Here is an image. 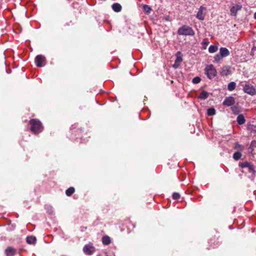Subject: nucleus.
<instances>
[{
	"label": "nucleus",
	"instance_id": "obj_1",
	"mask_svg": "<svg viewBox=\"0 0 256 256\" xmlns=\"http://www.w3.org/2000/svg\"><path fill=\"white\" fill-rule=\"evenodd\" d=\"M30 124L31 126L30 130L34 134L40 133L42 130V124L39 120L32 119L30 121Z\"/></svg>",
	"mask_w": 256,
	"mask_h": 256
},
{
	"label": "nucleus",
	"instance_id": "obj_2",
	"mask_svg": "<svg viewBox=\"0 0 256 256\" xmlns=\"http://www.w3.org/2000/svg\"><path fill=\"white\" fill-rule=\"evenodd\" d=\"M230 54V52L227 48L224 47L220 48L219 53L216 54L214 58V62L218 63L223 58L228 56Z\"/></svg>",
	"mask_w": 256,
	"mask_h": 256
},
{
	"label": "nucleus",
	"instance_id": "obj_3",
	"mask_svg": "<svg viewBox=\"0 0 256 256\" xmlns=\"http://www.w3.org/2000/svg\"><path fill=\"white\" fill-rule=\"evenodd\" d=\"M178 34L179 35L194 36V32L190 26H183L178 28Z\"/></svg>",
	"mask_w": 256,
	"mask_h": 256
},
{
	"label": "nucleus",
	"instance_id": "obj_4",
	"mask_svg": "<svg viewBox=\"0 0 256 256\" xmlns=\"http://www.w3.org/2000/svg\"><path fill=\"white\" fill-rule=\"evenodd\" d=\"M239 166L242 168H246L248 172L252 174V178L254 176L256 171L255 168L253 164L247 161H246L242 162H240Z\"/></svg>",
	"mask_w": 256,
	"mask_h": 256
},
{
	"label": "nucleus",
	"instance_id": "obj_5",
	"mask_svg": "<svg viewBox=\"0 0 256 256\" xmlns=\"http://www.w3.org/2000/svg\"><path fill=\"white\" fill-rule=\"evenodd\" d=\"M205 74L210 79H212L216 75V71L212 64L206 66L204 70Z\"/></svg>",
	"mask_w": 256,
	"mask_h": 256
},
{
	"label": "nucleus",
	"instance_id": "obj_6",
	"mask_svg": "<svg viewBox=\"0 0 256 256\" xmlns=\"http://www.w3.org/2000/svg\"><path fill=\"white\" fill-rule=\"evenodd\" d=\"M244 91L249 94L254 96L256 94V90L254 87L249 84H246L244 87Z\"/></svg>",
	"mask_w": 256,
	"mask_h": 256
},
{
	"label": "nucleus",
	"instance_id": "obj_7",
	"mask_svg": "<svg viewBox=\"0 0 256 256\" xmlns=\"http://www.w3.org/2000/svg\"><path fill=\"white\" fill-rule=\"evenodd\" d=\"M34 61L38 67H42L44 66L42 63L45 62L46 58L42 55H38L36 57Z\"/></svg>",
	"mask_w": 256,
	"mask_h": 256
},
{
	"label": "nucleus",
	"instance_id": "obj_8",
	"mask_svg": "<svg viewBox=\"0 0 256 256\" xmlns=\"http://www.w3.org/2000/svg\"><path fill=\"white\" fill-rule=\"evenodd\" d=\"M235 103V99L232 96H228L226 98L223 102L222 104L225 106H230L234 104Z\"/></svg>",
	"mask_w": 256,
	"mask_h": 256
},
{
	"label": "nucleus",
	"instance_id": "obj_9",
	"mask_svg": "<svg viewBox=\"0 0 256 256\" xmlns=\"http://www.w3.org/2000/svg\"><path fill=\"white\" fill-rule=\"evenodd\" d=\"M83 251L86 254L92 255L95 251V248L92 246L86 245L83 248Z\"/></svg>",
	"mask_w": 256,
	"mask_h": 256
},
{
	"label": "nucleus",
	"instance_id": "obj_10",
	"mask_svg": "<svg viewBox=\"0 0 256 256\" xmlns=\"http://www.w3.org/2000/svg\"><path fill=\"white\" fill-rule=\"evenodd\" d=\"M242 8V6L240 4H236L232 6L230 10V14L233 16H236L238 11L240 10Z\"/></svg>",
	"mask_w": 256,
	"mask_h": 256
},
{
	"label": "nucleus",
	"instance_id": "obj_11",
	"mask_svg": "<svg viewBox=\"0 0 256 256\" xmlns=\"http://www.w3.org/2000/svg\"><path fill=\"white\" fill-rule=\"evenodd\" d=\"M230 74V70L228 66H224L221 68L220 74L222 76H226Z\"/></svg>",
	"mask_w": 256,
	"mask_h": 256
},
{
	"label": "nucleus",
	"instance_id": "obj_12",
	"mask_svg": "<svg viewBox=\"0 0 256 256\" xmlns=\"http://www.w3.org/2000/svg\"><path fill=\"white\" fill-rule=\"evenodd\" d=\"M205 8L201 6L196 14V18L200 20H202L204 18V14L203 10Z\"/></svg>",
	"mask_w": 256,
	"mask_h": 256
},
{
	"label": "nucleus",
	"instance_id": "obj_13",
	"mask_svg": "<svg viewBox=\"0 0 256 256\" xmlns=\"http://www.w3.org/2000/svg\"><path fill=\"white\" fill-rule=\"evenodd\" d=\"M16 250L10 246L7 248L5 250V253L7 256H14L16 253Z\"/></svg>",
	"mask_w": 256,
	"mask_h": 256
},
{
	"label": "nucleus",
	"instance_id": "obj_14",
	"mask_svg": "<svg viewBox=\"0 0 256 256\" xmlns=\"http://www.w3.org/2000/svg\"><path fill=\"white\" fill-rule=\"evenodd\" d=\"M236 121L240 125L244 124L246 122V120L244 115L242 114H239L236 118Z\"/></svg>",
	"mask_w": 256,
	"mask_h": 256
},
{
	"label": "nucleus",
	"instance_id": "obj_15",
	"mask_svg": "<svg viewBox=\"0 0 256 256\" xmlns=\"http://www.w3.org/2000/svg\"><path fill=\"white\" fill-rule=\"evenodd\" d=\"M112 7L113 10L116 12H120L122 10V6L120 4L118 3L114 4Z\"/></svg>",
	"mask_w": 256,
	"mask_h": 256
},
{
	"label": "nucleus",
	"instance_id": "obj_16",
	"mask_svg": "<svg viewBox=\"0 0 256 256\" xmlns=\"http://www.w3.org/2000/svg\"><path fill=\"white\" fill-rule=\"evenodd\" d=\"M102 242L104 245H108L111 243V240L109 236H104L102 238Z\"/></svg>",
	"mask_w": 256,
	"mask_h": 256
},
{
	"label": "nucleus",
	"instance_id": "obj_17",
	"mask_svg": "<svg viewBox=\"0 0 256 256\" xmlns=\"http://www.w3.org/2000/svg\"><path fill=\"white\" fill-rule=\"evenodd\" d=\"M209 96V93L205 90H202L198 98L201 100H206V99Z\"/></svg>",
	"mask_w": 256,
	"mask_h": 256
},
{
	"label": "nucleus",
	"instance_id": "obj_18",
	"mask_svg": "<svg viewBox=\"0 0 256 256\" xmlns=\"http://www.w3.org/2000/svg\"><path fill=\"white\" fill-rule=\"evenodd\" d=\"M182 54L180 52H178L176 54V59L175 62L178 63H181L182 62Z\"/></svg>",
	"mask_w": 256,
	"mask_h": 256
},
{
	"label": "nucleus",
	"instance_id": "obj_19",
	"mask_svg": "<svg viewBox=\"0 0 256 256\" xmlns=\"http://www.w3.org/2000/svg\"><path fill=\"white\" fill-rule=\"evenodd\" d=\"M36 242V238L34 236H28L26 238V242L28 244H34Z\"/></svg>",
	"mask_w": 256,
	"mask_h": 256
},
{
	"label": "nucleus",
	"instance_id": "obj_20",
	"mask_svg": "<svg viewBox=\"0 0 256 256\" xmlns=\"http://www.w3.org/2000/svg\"><path fill=\"white\" fill-rule=\"evenodd\" d=\"M75 189L74 187H70L66 191V194L67 196H72L74 192Z\"/></svg>",
	"mask_w": 256,
	"mask_h": 256
},
{
	"label": "nucleus",
	"instance_id": "obj_21",
	"mask_svg": "<svg viewBox=\"0 0 256 256\" xmlns=\"http://www.w3.org/2000/svg\"><path fill=\"white\" fill-rule=\"evenodd\" d=\"M236 87V84L235 82H230L228 85V90L230 91H232L235 89Z\"/></svg>",
	"mask_w": 256,
	"mask_h": 256
},
{
	"label": "nucleus",
	"instance_id": "obj_22",
	"mask_svg": "<svg viewBox=\"0 0 256 256\" xmlns=\"http://www.w3.org/2000/svg\"><path fill=\"white\" fill-rule=\"evenodd\" d=\"M218 50V46L216 45H211L208 48V52L210 53H214Z\"/></svg>",
	"mask_w": 256,
	"mask_h": 256
},
{
	"label": "nucleus",
	"instance_id": "obj_23",
	"mask_svg": "<svg viewBox=\"0 0 256 256\" xmlns=\"http://www.w3.org/2000/svg\"><path fill=\"white\" fill-rule=\"evenodd\" d=\"M242 154L239 152H235L233 154V158L236 160H238L240 158Z\"/></svg>",
	"mask_w": 256,
	"mask_h": 256
},
{
	"label": "nucleus",
	"instance_id": "obj_24",
	"mask_svg": "<svg viewBox=\"0 0 256 256\" xmlns=\"http://www.w3.org/2000/svg\"><path fill=\"white\" fill-rule=\"evenodd\" d=\"M207 113L208 116H214L216 114V110L213 108L208 109Z\"/></svg>",
	"mask_w": 256,
	"mask_h": 256
},
{
	"label": "nucleus",
	"instance_id": "obj_25",
	"mask_svg": "<svg viewBox=\"0 0 256 256\" xmlns=\"http://www.w3.org/2000/svg\"><path fill=\"white\" fill-rule=\"evenodd\" d=\"M201 79L198 76L194 77L192 80V82L194 84H198L200 82Z\"/></svg>",
	"mask_w": 256,
	"mask_h": 256
},
{
	"label": "nucleus",
	"instance_id": "obj_26",
	"mask_svg": "<svg viewBox=\"0 0 256 256\" xmlns=\"http://www.w3.org/2000/svg\"><path fill=\"white\" fill-rule=\"evenodd\" d=\"M234 148L236 150H242L244 149V146L237 142L235 144Z\"/></svg>",
	"mask_w": 256,
	"mask_h": 256
},
{
	"label": "nucleus",
	"instance_id": "obj_27",
	"mask_svg": "<svg viewBox=\"0 0 256 256\" xmlns=\"http://www.w3.org/2000/svg\"><path fill=\"white\" fill-rule=\"evenodd\" d=\"M180 198V194L178 192H174L172 194V198L174 200H178Z\"/></svg>",
	"mask_w": 256,
	"mask_h": 256
},
{
	"label": "nucleus",
	"instance_id": "obj_28",
	"mask_svg": "<svg viewBox=\"0 0 256 256\" xmlns=\"http://www.w3.org/2000/svg\"><path fill=\"white\" fill-rule=\"evenodd\" d=\"M144 8L148 13H150L152 10L151 8L148 5H144Z\"/></svg>",
	"mask_w": 256,
	"mask_h": 256
},
{
	"label": "nucleus",
	"instance_id": "obj_29",
	"mask_svg": "<svg viewBox=\"0 0 256 256\" xmlns=\"http://www.w3.org/2000/svg\"><path fill=\"white\" fill-rule=\"evenodd\" d=\"M180 63H178V62H174V64L172 65V67L176 69V68H178L180 66Z\"/></svg>",
	"mask_w": 256,
	"mask_h": 256
},
{
	"label": "nucleus",
	"instance_id": "obj_30",
	"mask_svg": "<svg viewBox=\"0 0 256 256\" xmlns=\"http://www.w3.org/2000/svg\"><path fill=\"white\" fill-rule=\"evenodd\" d=\"M180 63H178V62H174V64L172 65V67L176 69V68H178L180 66Z\"/></svg>",
	"mask_w": 256,
	"mask_h": 256
},
{
	"label": "nucleus",
	"instance_id": "obj_31",
	"mask_svg": "<svg viewBox=\"0 0 256 256\" xmlns=\"http://www.w3.org/2000/svg\"><path fill=\"white\" fill-rule=\"evenodd\" d=\"M250 148H256V140H252L251 143H250Z\"/></svg>",
	"mask_w": 256,
	"mask_h": 256
},
{
	"label": "nucleus",
	"instance_id": "obj_32",
	"mask_svg": "<svg viewBox=\"0 0 256 256\" xmlns=\"http://www.w3.org/2000/svg\"><path fill=\"white\" fill-rule=\"evenodd\" d=\"M208 44H209V42H208V40H204V41H203V42H202V44L203 45H205L206 46L207 45H208ZM206 46H205V47L204 48V49H206Z\"/></svg>",
	"mask_w": 256,
	"mask_h": 256
},
{
	"label": "nucleus",
	"instance_id": "obj_33",
	"mask_svg": "<svg viewBox=\"0 0 256 256\" xmlns=\"http://www.w3.org/2000/svg\"><path fill=\"white\" fill-rule=\"evenodd\" d=\"M256 50V48L254 47L252 48V50H251V52H250V55L252 56H254V50Z\"/></svg>",
	"mask_w": 256,
	"mask_h": 256
},
{
	"label": "nucleus",
	"instance_id": "obj_34",
	"mask_svg": "<svg viewBox=\"0 0 256 256\" xmlns=\"http://www.w3.org/2000/svg\"><path fill=\"white\" fill-rule=\"evenodd\" d=\"M248 150L249 151H250L251 152H252L254 150V148H253L252 147L250 148V146L249 148H248Z\"/></svg>",
	"mask_w": 256,
	"mask_h": 256
},
{
	"label": "nucleus",
	"instance_id": "obj_35",
	"mask_svg": "<svg viewBox=\"0 0 256 256\" xmlns=\"http://www.w3.org/2000/svg\"><path fill=\"white\" fill-rule=\"evenodd\" d=\"M231 109H232V110L233 112H234V114H236V113L235 112V110H236V107H232V108H231Z\"/></svg>",
	"mask_w": 256,
	"mask_h": 256
},
{
	"label": "nucleus",
	"instance_id": "obj_36",
	"mask_svg": "<svg viewBox=\"0 0 256 256\" xmlns=\"http://www.w3.org/2000/svg\"><path fill=\"white\" fill-rule=\"evenodd\" d=\"M254 18L256 20V12L254 14Z\"/></svg>",
	"mask_w": 256,
	"mask_h": 256
}]
</instances>
